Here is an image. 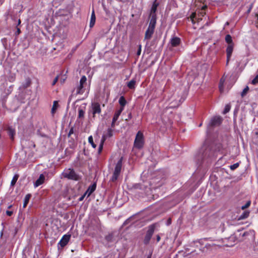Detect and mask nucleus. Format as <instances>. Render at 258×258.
<instances>
[{
  "label": "nucleus",
  "mask_w": 258,
  "mask_h": 258,
  "mask_svg": "<svg viewBox=\"0 0 258 258\" xmlns=\"http://www.w3.org/2000/svg\"><path fill=\"white\" fill-rule=\"evenodd\" d=\"M159 3L158 0H155L153 4L150 17L151 18L149 26H152L153 28H155V26L156 21V14L155 12L157 10V7L159 6Z\"/></svg>",
  "instance_id": "nucleus-1"
},
{
  "label": "nucleus",
  "mask_w": 258,
  "mask_h": 258,
  "mask_svg": "<svg viewBox=\"0 0 258 258\" xmlns=\"http://www.w3.org/2000/svg\"><path fill=\"white\" fill-rule=\"evenodd\" d=\"M62 175L64 178L74 180H78L79 179V175L76 174L74 169L71 168L64 169L62 173Z\"/></svg>",
  "instance_id": "nucleus-2"
},
{
  "label": "nucleus",
  "mask_w": 258,
  "mask_h": 258,
  "mask_svg": "<svg viewBox=\"0 0 258 258\" xmlns=\"http://www.w3.org/2000/svg\"><path fill=\"white\" fill-rule=\"evenodd\" d=\"M122 157H121L117 162L116 163L114 171L113 172V174L112 175V178L111 179V181L114 182L115 181L121 172V168H122Z\"/></svg>",
  "instance_id": "nucleus-3"
},
{
  "label": "nucleus",
  "mask_w": 258,
  "mask_h": 258,
  "mask_svg": "<svg viewBox=\"0 0 258 258\" xmlns=\"http://www.w3.org/2000/svg\"><path fill=\"white\" fill-rule=\"evenodd\" d=\"M144 136L143 133L139 131L136 136L134 141V147L138 149H141L144 145Z\"/></svg>",
  "instance_id": "nucleus-4"
},
{
  "label": "nucleus",
  "mask_w": 258,
  "mask_h": 258,
  "mask_svg": "<svg viewBox=\"0 0 258 258\" xmlns=\"http://www.w3.org/2000/svg\"><path fill=\"white\" fill-rule=\"evenodd\" d=\"M87 78L86 76L82 77L80 80L79 84L76 88L77 94H83L85 92V85L86 84Z\"/></svg>",
  "instance_id": "nucleus-5"
},
{
  "label": "nucleus",
  "mask_w": 258,
  "mask_h": 258,
  "mask_svg": "<svg viewBox=\"0 0 258 258\" xmlns=\"http://www.w3.org/2000/svg\"><path fill=\"white\" fill-rule=\"evenodd\" d=\"M101 112V109L100 104L97 102L92 103L89 113L91 112L92 113L93 117H94L96 114H100Z\"/></svg>",
  "instance_id": "nucleus-6"
},
{
  "label": "nucleus",
  "mask_w": 258,
  "mask_h": 258,
  "mask_svg": "<svg viewBox=\"0 0 258 258\" xmlns=\"http://www.w3.org/2000/svg\"><path fill=\"white\" fill-rule=\"evenodd\" d=\"M222 118L220 116H214L212 117L209 123V127H214L221 124Z\"/></svg>",
  "instance_id": "nucleus-7"
},
{
  "label": "nucleus",
  "mask_w": 258,
  "mask_h": 258,
  "mask_svg": "<svg viewBox=\"0 0 258 258\" xmlns=\"http://www.w3.org/2000/svg\"><path fill=\"white\" fill-rule=\"evenodd\" d=\"M234 46V44L228 45V46L226 48V54H227L226 65H228L229 61L230 60L232 52L233 51Z\"/></svg>",
  "instance_id": "nucleus-8"
},
{
  "label": "nucleus",
  "mask_w": 258,
  "mask_h": 258,
  "mask_svg": "<svg viewBox=\"0 0 258 258\" xmlns=\"http://www.w3.org/2000/svg\"><path fill=\"white\" fill-rule=\"evenodd\" d=\"M70 237V235H63L59 242V244H60V246L64 247L65 245H66L69 241Z\"/></svg>",
  "instance_id": "nucleus-9"
},
{
  "label": "nucleus",
  "mask_w": 258,
  "mask_h": 258,
  "mask_svg": "<svg viewBox=\"0 0 258 258\" xmlns=\"http://www.w3.org/2000/svg\"><path fill=\"white\" fill-rule=\"evenodd\" d=\"M122 108H120L119 109L116 110V112H115V114H114L113 119H112V123H111L112 127H114L115 126V122L118 119V118L119 115H120L121 113L122 112Z\"/></svg>",
  "instance_id": "nucleus-10"
},
{
  "label": "nucleus",
  "mask_w": 258,
  "mask_h": 258,
  "mask_svg": "<svg viewBox=\"0 0 258 258\" xmlns=\"http://www.w3.org/2000/svg\"><path fill=\"white\" fill-rule=\"evenodd\" d=\"M96 187V184L95 183L90 185L88 188L87 191L85 193V195H87V197H89L93 192L95 190Z\"/></svg>",
  "instance_id": "nucleus-11"
},
{
  "label": "nucleus",
  "mask_w": 258,
  "mask_h": 258,
  "mask_svg": "<svg viewBox=\"0 0 258 258\" xmlns=\"http://www.w3.org/2000/svg\"><path fill=\"white\" fill-rule=\"evenodd\" d=\"M44 180L45 177L44 175L43 174H40L38 179H37L34 183L35 187H37L42 184L44 182Z\"/></svg>",
  "instance_id": "nucleus-12"
},
{
  "label": "nucleus",
  "mask_w": 258,
  "mask_h": 258,
  "mask_svg": "<svg viewBox=\"0 0 258 258\" xmlns=\"http://www.w3.org/2000/svg\"><path fill=\"white\" fill-rule=\"evenodd\" d=\"M170 42H171V44L172 46L176 47L180 44V39L179 38L177 37H173L171 39Z\"/></svg>",
  "instance_id": "nucleus-13"
},
{
  "label": "nucleus",
  "mask_w": 258,
  "mask_h": 258,
  "mask_svg": "<svg viewBox=\"0 0 258 258\" xmlns=\"http://www.w3.org/2000/svg\"><path fill=\"white\" fill-rule=\"evenodd\" d=\"M96 20V17L95 15L94 11L93 10L91 16V19H90V27L91 28L94 26Z\"/></svg>",
  "instance_id": "nucleus-14"
},
{
  "label": "nucleus",
  "mask_w": 258,
  "mask_h": 258,
  "mask_svg": "<svg viewBox=\"0 0 258 258\" xmlns=\"http://www.w3.org/2000/svg\"><path fill=\"white\" fill-rule=\"evenodd\" d=\"M85 112V110L84 107H79V108L78 109V113H79L78 117L79 118H83L84 117Z\"/></svg>",
  "instance_id": "nucleus-15"
},
{
  "label": "nucleus",
  "mask_w": 258,
  "mask_h": 258,
  "mask_svg": "<svg viewBox=\"0 0 258 258\" xmlns=\"http://www.w3.org/2000/svg\"><path fill=\"white\" fill-rule=\"evenodd\" d=\"M119 104L121 106L120 108H122V111H123V109H124V106L125 105V104L126 103V100H125V98H124V97L123 96H121L119 98Z\"/></svg>",
  "instance_id": "nucleus-16"
},
{
  "label": "nucleus",
  "mask_w": 258,
  "mask_h": 258,
  "mask_svg": "<svg viewBox=\"0 0 258 258\" xmlns=\"http://www.w3.org/2000/svg\"><path fill=\"white\" fill-rule=\"evenodd\" d=\"M8 133L12 140L14 139V136L15 135V131L14 128L11 127H9L8 128Z\"/></svg>",
  "instance_id": "nucleus-17"
},
{
  "label": "nucleus",
  "mask_w": 258,
  "mask_h": 258,
  "mask_svg": "<svg viewBox=\"0 0 258 258\" xmlns=\"http://www.w3.org/2000/svg\"><path fill=\"white\" fill-rule=\"evenodd\" d=\"M225 79L224 77H222V78L220 80L219 89L221 93H222L224 91V84L225 82Z\"/></svg>",
  "instance_id": "nucleus-18"
},
{
  "label": "nucleus",
  "mask_w": 258,
  "mask_h": 258,
  "mask_svg": "<svg viewBox=\"0 0 258 258\" xmlns=\"http://www.w3.org/2000/svg\"><path fill=\"white\" fill-rule=\"evenodd\" d=\"M156 227V224L152 225L150 226L149 227L148 230L147 232V234H148V235H150L151 236H152Z\"/></svg>",
  "instance_id": "nucleus-19"
},
{
  "label": "nucleus",
  "mask_w": 258,
  "mask_h": 258,
  "mask_svg": "<svg viewBox=\"0 0 258 258\" xmlns=\"http://www.w3.org/2000/svg\"><path fill=\"white\" fill-rule=\"evenodd\" d=\"M105 141V137H102V139H101V141H100V143L99 144V148H98V153L100 154L102 149H103V144H104V143Z\"/></svg>",
  "instance_id": "nucleus-20"
},
{
  "label": "nucleus",
  "mask_w": 258,
  "mask_h": 258,
  "mask_svg": "<svg viewBox=\"0 0 258 258\" xmlns=\"http://www.w3.org/2000/svg\"><path fill=\"white\" fill-rule=\"evenodd\" d=\"M225 41L228 44V45L234 44L232 37L230 34H227L225 36Z\"/></svg>",
  "instance_id": "nucleus-21"
},
{
  "label": "nucleus",
  "mask_w": 258,
  "mask_h": 258,
  "mask_svg": "<svg viewBox=\"0 0 258 258\" xmlns=\"http://www.w3.org/2000/svg\"><path fill=\"white\" fill-rule=\"evenodd\" d=\"M30 198H31V195L30 194H27L25 196V199H24V203H23V208H25L27 206V204H28V202L29 201V200H30Z\"/></svg>",
  "instance_id": "nucleus-22"
},
{
  "label": "nucleus",
  "mask_w": 258,
  "mask_h": 258,
  "mask_svg": "<svg viewBox=\"0 0 258 258\" xmlns=\"http://www.w3.org/2000/svg\"><path fill=\"white\" fill-rule=\"evenodd\" d=\"M136 82L135 80L132 79L127 83V86L130 89H134L135 87Z\"/></svg>",
  "instance_id": "nucleus-23"
},
{
  "label": "nucleus",
  "mask_w": 258,
  "mask_h": 258,
  "mask_svg": "<svg viewBox=\"0 0 258 258\" xmlns=\"http://www.w3.org/2000/svg\"><path fill=\"white\" fill-rule=\"evenodd\" d=\"M112 136V131L111 129H108L107 130V133L105 135H103L102 137H105V140L107 138H109Z\"/></svg>",
  "instance_id": "nucleus-24"
},
{
  "label": "nucleus",
  "mask_w": 258,
  "mask_h": 258,
  "mask_svg": "<svg viewBox=\"0 0 258 258\" xmlns=\"http://www.w3.org/2000/svg\"><path fill=\"white\" fill-rule=\"evenodd\" d=\"M249 215L248 211H244L240 216L239 219H244L247 218Z\"/></svg>",
  "instance_id": "nucleus-25"
},
{
  "label": "nucleus",
  "mask_w": 258,
  "mask_h": 258,
  "mask_svg": "<svg viewBox=\"0 0 258 258\" xmlns=\"http://www.w3.org/2000/svg\"><path fill=\"white\" fill-rule=\"evenodd\" d=\"M57 106H58L57 102L56 101H54L53 102V106H52V109H51V112H52V113L53 114L55 112V111H56V110L57 109Z\"/></svg>",
  "instance_id": "nucleus-26"
},
{
  "label": "nucleus",
  "mask_w": 258,
  "mask_h": 258,
  "mask_svg": "<svg viewBox=\"0 0 258 258\" xmlns=\"http://www.w3.org/2000/svg\"><path fill=\"white\" fill-rule=\"evenodd\" d=\"M18 177H19V175H15L13 177L12 181H11V186H14L16 182H17L18 179Z\"/></svg>",
  "instance_id": "nucleus-27"
},
{
  "label": "nucleus",
  "mask_w": 258,
  "mask_h": 258,
  "mask_svg": "<svg viewBox=\"0 0 258 258\" xmlns=\"http://www.w3.org/2000/svg\"><path fill=\"white\" fill-rule=\"evenodd\" d=\"M154 29L152 27V26H149L148 29L146 31V34L147 35H152L154 32Z\"/></svg>",
  "instance_id": "nucleus-28"
},
{
  "label": "nucleus",
  "mask_w": 258,
  "mask_h": 258,
  "mask_svg": "<svg viewBox=\"0 0 258 258\" xmlns=\"http://www.w3.org/2000/svg\"><path fill=\"white\" fill-rule=\"evenodd\" d=\"M88 142L90 144H91L93 148H95L96 147V144L93 142L92 136H91L88 138Z\"/></svg>",
  "instance_id": "nucleus-29"
},
{
  "label": "nucleus",
  "mask_w": 258,
  "mask_h": 258,
  "mask_svg": "<svg viewBox=\"0 0 258 258\" xmlns=\"http://www.w3.org/2000/svg\"><path fill=\"white\" fill-rule=\"evenodd\" d=\"M230 108H231V106H230V105H229V104H227V105L225 106V108H224V110H223V113L224 114H226L227 113H228V112L230 111Z\"/></svg>",
  "instance_id": "nucleus-30"
},
{
  "label": "nucleus",
  "mask_w": 258,
  "mask_h": 258,
  "mask_svg": "<svg viewBox=\"0 0 258 258\" xmlns=\"http://www.w3.org/2000/svg\"><path fill=\"white\" fill-rule=\"evenodd\" d=\"M249 90V87L248 86H246L242 91V92L241 93V96L242 97H243L247 93V92Z\"/></svg>",
  "instance_id": "nucleus-31"
},
{
  "label": "nucleus",
  "mask_w": 258,
  "mask_h": 258,
  "mask_svg": "<svg viewBox=\"0 0 258 258\" xmlns=\"http://www.w3.org/2000/svg\"><path fill=\"white\" fill-rule=\"evenodd\" d=\"M151 237H152V236L148 235V234L146 233V236H145V239H144V243L145 244L148 243Z\"/></svg>",
  "instance_id": "nucleus-32"
},
{
  "label": "nucleus",
  "mask_w": 258,
  "mask_h": 258,
  "mask_svg": "<svg viewBox=\"0 0 258 258\" xmlns=\"http://www.w3.org/2000/svg\"><path fill=\"white\" fill-rule=\"evenodd\" d=\"M239 163H236L233 164V165H230V169L231 170H234L236 169L237 168H238L239 167Z\"/></svg>",
  "instance_id": "nucleus-33"
},
{
  "label": "nucleus",
  "mask_w": 258,
  "mask_h": 258,
  "mask_svg": "<svg viewBox=\"0 0 258 258\" xmlns=\"http://www.w3.org/2000/svg\"><path fill=\"white\" fill-rule=\"evenodd\" d=\"M250 204H251V202L250 201L247 202L246 203L244 206H242L241 209L242 210H244L245 209L247 208L248 207H249L250 206Z\"/></svg>",
  "instance_id": "nucleus-34"
},
{
  "label": "nucleus",
  "mask_w": 258,
  "mask_h": 258,
  "mask_svg": "<svg viewBox=\"0 0 258 258\" xmlns=\"http://www.w3.org/2000/svg\"><path fill=\"white\" fill-rule=\"evenodd\" d=\"M251 83L253 85H255L258 83V75L252 80Z\"/></svg>",
  "instance_id": "nucleus-35"
},
{
  "label": "nucleus",
  "mask_w": 258,
  "mask_h": 258,
  "mask_svg": "<svg viewBox=\"0 0 258 258\" xmlns=\"http://www.w3.org/2000/svg\"><path fill=\"white\" fill-rule=\"evenodd\" d=\"M196 13H192L190 16V20L193 23H195L194 21H195V18H196Z\"/></svg>",
  "instance_id": "nucleus-36"
},
{
  "label": "nucleus",
  "mask_w": 258,
  "mask_h": 258,
  "mask_svg": "<svg viewBox=\"0 0 258 258\" xmlns=\"http://www.w3.org/2000/svg\"><path fill=\"white\" fill-rule=\"evenodd\" d=\"M112 238H113V235L112 234H108V235H107L106 237H105V239H106V240H107L108 241H112Z\"/></svg>",
  "instance_id": "nucleus-37"
},
{
  "label": "nucleus",
  "mask_w": 258,
  "mask_h": 258,
  "mask_svg": "<svg viewBox=\"0 0 258 258\" xmlns=\"http://www.w3.org/2000/svg\"><path fill=\"white\" fill-rule=\"evenodd\" d=\"M15 75H12V76H10L9 78V80L11 82H14L15 81Z\"/></svg>",
  "instance_id": "nucleus-38"
},
{
  "label": "nucleus",
  "mask_w": 258,
  "mask_h": 258,
  "mask_svg": "<svg viewBox=\"0 0 258 258\" xmlns=\"http://www.w3.org/2000/svg\"><path fill=\"white\" fill-rule=\"evenodd\" d=\"M30 83H31L30 80L29 79H27V80H26V84H25V85H24V88H27V87H28L30 85Z\"/></svg>",
  "instance_id": "nucleus-39"
},
{
  "label": "nucleus",
  "mask_w": 258,
  "mask_h": 258,
  "mask_svg": "<svg viewBox=\"0 0 258 258\" xmlns=\"http://www.w3.org/2000/svg\"><path fill=\"white\" fill-rule=\"evenodd\" d=\"M58 76H57L54 78V79L53 80V81L52 83V86H54L56 83V82L58 81Z\"/></svg>",
  "instance_id": "nucleus-40"
},
{
  "label": "nucleus",
  "mask_w": 258,
  "mask_h": 258,
  "mask_svg": "<svg viewBox=\"0 0 258 258\" xmlns=\"http://www.w3.org/2000/svg\"><path fill=\"white\" fill-rule=\"evenodd\" d=\"M141 45H139V49L138 50V51H137V55H140L141 54Z\"/></svg>",
  "instance_id": "nucleus-41"
},
{
  "label": "nucleus",
  "mask_w": 258,
  "mask_h": 258,
  "mask_svg": "<svg viewBox=\"0 0 258 258\" xmlns=\"http://www.w3.org/2000/svg\"><path fill=\"white\" fill-rule=\"evenodd\" d=\"M171 219L170 218H168L166 222V225L167 226L170 225L171 224Z\"/></svg>",
  "instance_id": "nucleus-42"
},
{
  "label": "nucleus",
  "mask_w": 258,
  "mask_h": 258,
  "mask_svg": "<svg viewBox=\"0 0 258 258\" xmlns=\"http://www.w3.org/2000/svg\"><path fill=\"white\" fill-rule=\"evenodd\" d=\"M179 101H176L175 103L173 105H171L170 107H174L177 106L179 105Z\"/></svg>",
  "instance_id": "nucleus-43"
},
{
  "label": "nucleus",
  "mask_w": 258,
  "mask_h": 258,
  "mask_svg": "<svg viewBox=\"0 0 258 258\" xmlns=\"http://www.w3.org/2000/svg\"><path fill=\"white\" fill-rule=\"evenodd\" d=\"M252 7H253V4H251L250 5L249 8H248V10H247V14H249V13L250 12V11H251V9H252Z\"/></svg>",
  "instance_id": "nucleus-44"
},
{
  "label": "nucleus",
  "mask_w": 258,
  "mask_h": 258,
  "mask_svg": "<svg viewBox=\"0 0 258 258\" xmlns=\"http://www.w3.org/2000/svg\"><path fill=\"white\" fill-rule=\"evenodd\" d=\"M6 214H7V215L8 216H11L13 214V212L12 211H6Z\"/></svg>",
  "instance_id": "nucleus-45"
},
{
  "label": "nucleus",
  "mask_w": 258,
  "mask_h": 258,
  "mask_svg": "<svg viewBox=\"0 0 258 258\" xmlns=\"http://www.w3.org/2000/svg\"><path fill=\"white\" fill-rule=\"evenodd\" d=\"M151 36H152L151 35H147V34H146V33H145V38L146 39H150Z\"/></svg>",
  "instance_id": "nucleus-46"
},
{
  "label": "nucleus",
  "mask_w": 258,
  "mask_h": 258,
  "mask_svg": "<svg viewBox=\"0 0 258 258\" xmlns=\"http://www.w3.org/2000/svg\"><path fill=\"white\" fill-rule=\"evenodd\" d=\"M21 33L20 29L19 28H17V31L16 32V34L18 35Z\"/></svg>",
  "instance_id": "nucleus-47"
},
{
  "label": "nucleus",
  "mask_w": 258,
  "mask_h": 258,
  "mask_svg": "<svg viewBox=\"0 0 258 258\" xmlns=\"http://www.w3.org/2000/svg\"><path fill=\"white\" fill-rule=\"evenodd\" d=\"M73 133V128H71L69 133V136H70L71 134Z\"/></svg>",
  "instance_id": "nucleus-48"
},
{
  "label": "nucleus",
  "mask_w": 258,
  "mask_h": 258,
  "mask_svg": "<svg viewBox=\"0 0 258 258\" xmlns=\"http://www.w3.org/2000/svg\"><path fill=\"white\" fill-rule=\"evenodd\" d=\"M207 8V6H204L202 7L201 11L205 10Z\"/></svg>",
  "instance_id": "nucleus-49"
},
{
  "label": "nucleus",
  "mask_w": 258,
  "mask_h": 258,
  "mask_svg": "<svg viewBox=\"0 0 258 258\" xmlns=\"http://www.w3.org/2000/svg\"><path fill=\"white\" fill-rule=\"evenodd\" d=\"M160 240V235H158L157 236V241H159Z\"/></svg>",
  "instance_id": "nucleus-50"
},
{
  "label": "nucleus",
  "mask_w": 258,
  "mask_h": 258,
  "mask_svg": "<svg viewBox=\"0 0 258 258\" xmlns=\"http://www.w3.org/2000/svg\"><path fill=\"white\" fill-rule=\"evenodd\" d=\"M86 195H85V194L82 196L80 198V201H82L83 200V199H84V197Z\"/></svg>",
  "instance_id": "nucleus-51"
},
{
  "label": "nucleus",
  "mask_w": 258,
  "mask_h": 258,
  "mask_svg": "<svg viewBox=\"0 0 258 258\" xmlns=\"http://www.w3.org/2000/svg\"><path fill=\"white\" fill-rule=\"evenodd\" d=\"M201 15L202 16H204L205 15V13L201 12Z\"/></svg>",
  "instance_id": "nucleus-52"
},
{
  "label": "nucleus",
  "mask_w": 258,
  "mask_h": 258,
  "mask_svg": "<svg viewBox=\"0 0 258 258\" xmlns=\"http://www.w3.org/2000/svg\"><path fill=\"white\" fill-rule=\"evenodd\" d=\"M255 17L257 18V23H258V14H255Z\"/></svg>",
  "instance_id": "nucleus-53"
},
{
  "label": "nucleus",
  "mask_w": 258,
  "mask_h": 258,
  "mask_svg": "<svg viewBox=\"0 0 258 258\" xmlns=\"http://www.w3.org/2000/svg\"><path fill=\"white\" fill-rule=\"evenodd\" d=\"M21 24V20L20 19L18 21V25H19Z\"/></svg>",
  "instance_id": "nucleus-54"
},
{
  "label": "nucleus",
  "mask_w": 258,
  "mask_h": 258,
  "mask_svg": "<svg viewBox=\"0 0 258 258\" xmlns=\"http://www.w3.org/2000/svg\"><path fill=\"white\" fill-rule=\"evenodd\" d=\"M175 98L174 96H172L169 100H173Z\"/></svg>",
  "instance_id": "nucleus-55"
},
{
  "label": "nucleus",
  "mask_w": 258,
  "mask_h": 258,
  "mask_svg": "<svg viewBox=\"0 0 258 258\" xmlns=\"http://www.w3.org/2000/svg\"><path fill=\"white\" fill-rule=\"evenodd\" d=\"M64 80H65V79H62V81L61 80V83H63V82H64Z\"/></svg>",
  "instance_id": "nucleus-56"
},
{
  "label": "nucleus",
  "mask_w": 258,
  "mask_h": 258,
  "mask_svg": "<svg viewBox=\"0 0 258 258\" xmlns=\"http://www.w3.org/2000/svg\"><path fill=\"white\" fill-rule=\"evenodd\" d=\"M64 80H65V79H62V81L61 80V83H63V82H64Z\"/></svg>",
  "instance_id": "nucleus-57"
},
{
  "label": "nucleus",
  "mask_w": 258,
  "mask_h": 258,
  "mask_svg": "<svg viewBox=\"0 0 258 258\" xmlns=\"http://www.w3.org/2000/svg\"><path fill=\"white\" fill-rule=\"evenodd\" d=\"M202 123H200V125H199V126H202Z\"/></svg>",
  "instance_id": "nucleus-58"
},
{
  "label": "nucleus",
  "mask_w": 258,
  "mask_h": 258,
  "mask_svg": "<svg viewBox=\"0 0 258 258\" xmlns=\"http://www.w3.org/2000/svg\"><path fill=\"white\" fill-rule=\"evenodd\" d=\"M147 258H151L150 256H148Z\"/></svg>",
  "instance_id": "nucleus-59"
},
{
  "label": "nucleus",
  "mask_w": 258,
  "mask_h": 258,
  "mask_svg": "<svg viewBox=\"0 0 258 258\" xmlns=\"http://www.w3.org/2000/svg\"><path fill=\"white\" fill-rule=\"evenodd\" d=\"M245 235V233H244L243 234V236H244Z\"/></svg>",
  "instance_id": "nucleus-60"
},
{
  "label": "nucleus",
  "mask_w": 258,
  "mask_h": 258,
  "mask_svg": "<svg viewBox=\"0 0 258 258\" xmlns=\"http://www.w3.org/2000/svg\"><path fill=\"white\" fill-rule=\"evenodd\" d=\"M11 206H10L9 207V208H11Z\"/></svg>",
  "instance_id": "nucleus-61"
}]
</instances>
